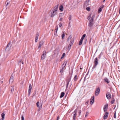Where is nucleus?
<instances>
[{"label": "nucleus", "instance_id": "obj_43", "mask_svg": "<svg viewBox=\"0 0 120 120\" xmlns=\"http://www.w3.org/2000/svg\"><path fill=\"white\" fill-rule=\"evenodd\" d=\"M58 30V28L57 26L55 30H56V32H57V31Z\"/></svg>", "mask_w": 120, "mask_h": 120}, {"label": "nucleus", "instance_id": "obj_30", "mask_svg": "<svg viewBox=\"0 0 120 120\" xmlns=\"http://www.w3.org/2000/svg\"><path fill=\"white\" fill-rule=\"evenodd\" d=\"M102 11L101 8H99L98 10V13H100Z\"/></svg>", "mask_w": 120, "mask_h": 120}, {"label": "nucleus", "instance_id": "obj_40", "mask_svg": "<svg viewBox=\"0 0 120 120\" xmlns=\"http://www.w3.org/2000/svg\"><path fill=\"white\" fill-rule=\"evenodd\" d=\"M82 42L80 41L79 43V45H80L82 44Z\"/></svg>", "mask_w": 120, "mask_h": 120}, {"label": "nucleus", "instance_id": "obj_58", "mask_svg": "<svg viewBox=\"0 0 120 120\" xmlns=\"http://www.w3.org/2000/svg\"><path fill=\"white\" fill-rule=\"evenodd\" d=\"M86 104H87V103H86Z\"/></svg>", "mask_w": 120, "mask_h": 120}, {"label": "nucleus", "instance_id": "obj_56", "mask_svg": "<svg viewBox=\"0 0 120 120\" xmlns=\"http://www.w3.org/2000/svg\"><path fill=\"white\" fill-rule=\"evenodd\" d=\"M22 64H23V62H22Z\"/></svg>", "mask_w": 120, "mask_h": 120}, {"label": "nucleus", "instance_id": "obj_5", "mask_svg": "<svg viewBox=\"0 0 120 120\" xmlns=\"http://www.w3.org/2000/svg\"><path fill=\"white\" fill-rule=\"evenodd\" d=\"M73 40L72 39L68 46V51H69L70 50L71 48V46L73 45Z\"/></svg>", "mask_w": 120, "mask_h": 120}, {"label": "nucleus", "instance_id": "obj_15", "mask_svg": "<svg viewBox=\"0 0 120 120\" xmlns=\"http://www.w3.org/2000/svg\"><path fill=\"white\" fill-rule=\"evenodd\" d=\"M108 106V104H106L104 105L103 108V110L104 112H105L107 110Z\"/></svg>", "mask_w": 120, "mask_h": 120}, {"label": "nucleus", "instance_id": "obj_10", "mask_svg": "<svg viewBox=\"0 0 120 120\" xmlns=\"http://www.w3.org/2000/svg\"><path fill=\"white\" fill-rule=\"evenodd\" d=\"M14 81L13 75H12L9 79V82L10 83H12Z\"/></svg>", "mask_w": 120, "mask_h": 120}, {"label": "nucleus", "instance_id": "obj_33", "mask_svg": "<svg viewBox=\"0 0 120 120\" xmlns=\"http://www.w3.org/2000/svg\"><path fill=\"white\" fill-rule=\"evenodd\" d=\"M65 35L63 33V34H62V39H63L64 38L65 36Z\"/></svg>", "mask_w": 120, "mask_h": 120}, {"label": "nucleus", "instance_id": "obj_4", "mask_svg": "<svg viewBox=\"0 0 120 120\" xmlns=\"http://www.w3.org/2000/svg\"><path fill=\"white\" fill-rule=\"evenodd\" d=\"M100 92V89L99 87L96 88V89L95 93V95L96 96H97L98 95Z\"/></svg>", "mask_w": 120, "mask_h": 120}, {"label": "nucleus", "instance_id": "obj_39", "mask_svg": "<svg viewBox=\"0 0 120 120\" xmlns=\"http://www.w3.org/2000/svg\"><path fill=\"white\" fill-rule=\"evenodd\" d=\"M21 120H24V118L23 117V115H22L21 116Z\"/></svg>", "mask_w": 120, "mask_h": 120}, {"label": "nucleus", "instance_id": "obj_1", "mask_svg": "<svg viewBox=\"0 0 120 120\" xmlns=\"http://www.w3.org/2000/svg\"><path fill=\"white\" fill-rule=\"evenodd\" d=\"M58 9L57 6H56L54 7L52 10V12L51 13L50 16L51 17H53L56 14L57 11Z\"/></svg>", "mask_w": 120, "mask_h": 120}, {"label": "nucleus", "instance_id": "obj_20", "mask_svg": "<svg viewBox=\"0 0 120 120\" xmlns=\"http://www.w3.org/2000/svg\"><path fill=\"white\" fill-rule=\"evenodd\" d=\"M67 63V62H66L65 61H64V63L62 66V67L64 68V67L66 65Z\"/></svg>", "mask_w": 120, "mask_h": 120}, {"label": "nucleus", "instance_id": "obj_29", "mask_svg": "<svg viewBox=\"0 0 120 120\" xmlns=\"http://www.w3.org/2000/svg\"><path fill=\"white\" fill-rule=\"evenodd\" d=\"M10 88L11 89V92L12 93L13 91L14 90V88L13 87H12V86H11Z\"/></svg>", "mask_w": 120, "mask_h": 120}, {"label": "nucleus", "instance_id": "obj_12", "mask_svg": "<svg viewBox=\"0 0 120 120\" xmlns=\"http://www.w3.org/2000/svg\"><path fill=\"white\" fill-rule=\"evenodd\" d=\"M32 86L31 84H30L29 86V90H28V95H30L31 92V90L32 89Z\"/></svg>", "mask_w": 120, "mask_h": 120}, {"label": "nucleus", "instance_id": "obj_36", "mask_svg": "<svg viewBox=\"0 0 120 120\" xmlns=\"http://www.w3.org/2000/svg\"><path fill=\"white\" fill-rule=\"evenodd\" d=\"M89 114V112H87L86 113V115L85 116V117H87Z\"/></svg>", "mask_w": 120, "mask_h": 120}, {"label": "nucleus", "instance_id": "obj_17", "mask_svg": "<svg viewBox=\"0 0 120 120\" xmlns=\"http://www.w3.org/2000/svg\"><path fill=\"white\" fill-rule=\"evenodd\" d=\"M106 97L107 99H109L111 98V94L109 93L108 92L106 94Z\"/></svg>", "mask_w": 120, "mask_h": 120}, {"label": "nucleus", "instance_id": "obj_34", "mask_svg": "<svg viewBox=\"0 0 120 120\" xmlns=\"http://www.w3.org/2000/svg\"><path fill=\"white\" fill-rule=\"evenodd\" d=\"M86 10L87 11H89L90 10V8L89 7H87L86 8Z\"/></svg>", "mask_w": 120, "mask_h": 120}, {"label": "nucleus", "instance_id": "obj_55", "mask_svg": "<svg viewBox=\"0 0 120 120\" xmlns=\"http://www.w3.org/2000/svg\"><path fill=\"white\" fill-rule=\"evenodd\" d=\"M115 107H114V109H115Z\"/></svg>", "mask_w": 120, "mask_h": 120}, {"label": "nucleus", "instance_id": "obj_8", "mask_svg": "<svg viewBox=\"0 0 120 120\" xmlns=\"http://www.w3.org/2000/svg\"><path fill=\"white\" fill-rule=\"evenodd\" d=\"M36 105L37 107L39 108L40 109H41L42 105V103H40L38 101L36 103Z\"/></svg>", "mask_w": 120, "mask_h": 120}, {"label": "nucleus", "instance_id": "obj_48", "mask_svg": "<svg viewBox=\"0 0 120 120\" xmlns=\"http://www.w3.org/2000/svg\"><path fill=\"white\" fill-rule=\"evenodd\" d=\"M83 40L82 39H81L80 40V41H81V42L82 43V42Z\"/></svg>", "mask_w": 120, "mask_h": 120}, {"label": "nucleus", "instance_id": "obj_22", "mask_svg": "<svg viewBox=\"0 0 120 120\" xmlns=\"http://www.w3.org/2000/svg\"><path fill=\"white\" fill-rule=\"evenodd\" d=\"M59 9L60 10L62 11H63V6L62 5L60 6L59 7Z\"/></svg>", "mask_w": 120, "mask_h": 120}, {"label": "nucleus", "instance_id": "obj_18", "mask_svg": "<svg viewBox=\"0 0 120 120\" xmlns=\"http://www.w3.org/2000/svg\"><path fill=\"white\" fill-rule=\"evenodd\" d=\"M103 80L105 82H106L108 84L109 82V79L107 78H105L103 79Z\"/></svg>", "mask_w": 120, "mask_h": 120}, {"label": "nucleus", "instance_id": "obj_45", "mask_svg": "<svg viewBox=\"0 0 120 120\" xmlns=\"http://www.w3.org/2000/svg\"><path fill=\"white\" fill-rule=\"evenodd\" d=\"M37 41H38V39H35V42H37Z\"/></svg>", "mask_w": 120, "mask_h": 120}, {"label": "nucleus", "instance_id": "obj_23", "mask_svg": "<svg viewBox=\"0 0 120 120\" xmlns=\"http://www.w3.org/2000/svg\"><path fill=\"white\" fill-rule=\"evenodd\" d=\"M9 0H7L6 2V6H7L9 4Z\"/></svg>", "mask_w": 120, "mask_h": 120}, {"label": "nucleus", "instance_id": "obj_26", "mask_svg": "<svg viewBox=\"0 0 120 120\" xmlns=\"http://www.w3.org/2000/svg\"><path fill=\"white\" fill-rule=\"evenodd\" d=\"M95 15H93L92 16V17L90 20H92V21H93V20H94V18L95 17Z\"/></svg>", "mask_w": 120, "mask_h": 120}, {"label": "nucleus", "instance_id": "obj_47", "mask_svg": "<svg viewBox=\"0 0 120 120\" xmlns=\"http://www.w3.org/2000/svg\"><path fill=\"white\" fill-rule=\"evenodd\" d=\"M63 19L62 18H61L60 19V21H62V20Z\"/></svg>", "mask_w": 120, "mask_h": 120}, {"label": "nucleus", "instance_id": "obj_9", "mask_svg": "<svg viewBox=\"0 0 120 120\" xmlns=\"http://www.w3.org/2000/svg\"><path fill=\"white\" fill-rule=\"evenodd\" d=\"M42 56H41V59L42 60L45 59L46 57V51H44L43 53Z\"/></svg>", "mask_w": 120, "mask_h": 120}, {"label": "nucleus", "instance_id": "obj_14", "mask_svg": "<svg viewBox=\"0 0 120 120\" xmlns=\"http://www.w3.org/2000/svg\"><path fill=\"white\" fill-rule=\"evenodd\" d=\"M94 24L93 21L90 20L89 22L88 26L90 27H92Z\"/></svg>", "mask_w": 120, "mask_h": 120}, {"label": "nucleus", "instance_id": "obj_25", "mask_svg": "<svg viewBox=\"0 0 120 120\" xmlns=\"http://www.w3.org/2000/svg\"><path fill=\"white\" fill-rule=\"evenodd\" d=\"M115 101V100L113 98L112 100L111 101V103L112 104H113L114 103Z\"/></svg>", "mask_w": 120, "mask_h": 120}, {"label": "nucleus", "instance_id": "obj_54", "mask_svg": "<svg viewBox=\"0 0 120 120\" xmlns=\"http://www.w3.org/2000/svg\"><path fill=\"white\" fill-rule=\"evenodd\" d=\"M105 0H103V2H104Z\"/></svg>", "mask_w": 120, "mask_h": 120}, {"label": "nucleus", "instance_id": "obj_21", "mask_svg": "<svg viewBox=\"0 0 120 120\" xmlns=\"http://www.w3.org/2000/svg\"><path fill=\"white\" fill-rule=\"evenodd\" d=\"M64 93L63 92H62L61 93V95L60 96V98H62L64 97Z\"/></svg>", "mask_w": 120, "mask_h": 120}, {"label": "nucleus", "instance_id": "obj_50", "mask_svg": "<svg viewBox=\"0 0 120 120\" xmlns=\"http://www.w3.org/2000/svg\"><path fill=\"white\" fill-rule=\"evenodd\" d=\"M58 119H59V116H58L56 120H58Z\"/></svg>", "mask_w": 120, "mask_h": 120}, {"label": "nucleus", "instance_id": "obj_44", "mask_svg": "<svg viewBox=\"0 0 120 120\" xmlns=\"http://www.w3.org/2000/svg\"><path fill=\"white\" fill-rule=\"evenodd\" d=\"M104 7V5H102L100 7V8H103V7Z\"/></svg>", "mask_w": 120, "mask_h": 120}, {"label": "nucleus", "instance_id": "obj_19", "mask_svg": "<svg viewBox=\"0 0 120 120\" xmlns=\"http://www.w3.org/2000/svg\"><path fill=\"white\" fill-rule=\"evenodd\" d=\"M5 114L4 113H3L1 114V116L2 118V120H4V116Z\"/></svg>", "mask_w": 120, "mask_h": 120}, {"label": "nucleus", "instance_id": "obj_7", "mask_svg": "<svg viewBox=\"0 0 120 120\" xmlns=\"http://www.w3.org/2000/svg\"><path fill=\"white\" fill-rule=\"evenodd\" d=\"M11 46V43H9L7 45L6 48V49L8 51H9L10 49Z\"/></svg>", "mask_w": 120, "mask_h": 120}, {"label": "nucleus", "instance_id": "obj_41", "mask_svg": "<svg viewBox=\"0 0 120 120\" xmlns=\"http://www.w3.org/2000/svg\"><path fill=\"white\" fill-rule=\"evenodd\" d=\"M62 26V24L61 23H59V27H61Z\"/></svg>", "mask_w": 120, "mask_h": 120}, {"label": "nucleus", "instance_id": "obj_31", "mask_svg": "<svg viewBox=\"0 0 120 120\" xmlns=\"http://www.w3.org/2000/svg\"><path fill=\"white\" fill-rule=\"evenodd\" d=\"M39 36L38 34H37L36 35L35 39H38V37Z\"/></svg>", "mask_w": 120, "mask_h": 120}, {"label": "nucleus", "instance_id": "obj_57", "mask_svg": "<svg viewBox=\"0 0 120 120\" xmlns=\"http://www.w3.org/2000/svg\"><path fill=\"white\" fill-rule=\"evenodd\" d=\"M99 57V58H100V57Z\"/></svg>", "mask_w": 120, "mask_h": 120}, {"label": "nucleus", "instance_id": "obj_32", "mask_svg": "<svg viewBox=\"0 0 120 120\" xmlns=\"http://www.w3.org/2000/svg\"><path fill=\"white\" fill-rule=\"evenodd\" d=\"M72 36H70L67 39V41H68L70 39H71L72 38Z\"/></svg>", "mask_w": 120, "mask_h": 120}, {"label": "nucleus", "instance_id": "obj_2", "mask_svg": "<svg viewBox=\"0 0 120 120\" xmlns=\"http://www.w3.org/2000/svg\"><path fill=\"white\" fill-rule=\"evenodd\" d=\"M71 77V76H69L66 79V82L67 83L66 88H67L68 86L69 82H70Z\"/></svg>", "mask_w": 120, "mask_h": 120}, {"label": "nucleus", "instance_id": "obj_42", "mask_svg": "<svg viewBox=\"0 0 120 120\" xmlns=\"http://www.w3.org/2000/svg\"><path fill=\"white\" fill-rule=\"evenodd\" d=\"M65 53H64L62 55V56H63V57H64L65 56Z\"/></svg>", "mask_w": 120, "mask_h": 120}, {"label": "nucleus", "instance_id": "obj_59", "mask_svg": "<svg viewBox=\"0 0 120 120\" xmlns=\"http://www.w3.org/2000/svg\"><path fill=\"white\" fill-rule=\"evenodd\" d=\"M86 104H87V103H86Z\"/></svg>", "mask_w": 120, "mask_h": 120}, {"label": "nucleus", "instance_id": "obj_38", "mask_svg": "<svg viewBox=\"0 0 120 120\" xmlns=\"http://www.w3.org/2000/svg\"><path fill=\"white\" fill-rule=\"evenodd\" d=\"M71 15H70L69 16V17L68 18V19L69 20H71Z\"/></svg>", "mask_w": 120, "mask_h": 120}, {"label": "nucleus", "instance_id": "obj_24", "mask_svg": "<svg viewBox=\"0 0 120 120\" xmlns=\"http://www.w3.org/2000/svg\"><path fill=\"white\" fill-rule=\"evenodd\" d=\"M64 68L62 67V68L60 69V72L61 73H62L63 72Z\"/></svg>", "mask_w": 120, "mask_h": 120}, {"label": "nucleus", "instance_id": "obj_53", "mask_svg": "<svg viewBox=\"0 0 120 120\" xmlns=\"http://www.w3.org/2000/svg\"><path fill=\"white\" fill-rule=\"evenodd\" d=\"M63 57V56H62L61 57V59H62V58H63V57Z\"/></svg>", "mask_w": 120, "mask_h": 120}, {"label": "nucleus", "instance_id": "obj_51", "mask_svg": "<svg viewBox=\"0 0 120 120\" xmlns=\"http://www.w3.org/2000/svg\"><path fill=\"white\" fill-rule=\"evenodd\" d=\"M42 45L40 44H39V47H41V46Z\"/></svg>", "mask_w": 120, "mask_h": 120}, {"label": "nucleus", "instance_id": "obj_16", "mask_svg": "<svg viewBox=\"0 0 120 120\" xmlns=\"http://www.w3.org/2000/svg\"><path fill=\"white\" fill-rule=\"evenodd\" d=\"M94 96H93L91 98L90 100V104L91 105H92L94 103Z\"/></svg>", "mask_w": 120, "mask_h": 120}, {"label": "nucleus", "instance_id": "obj_37", "mask_svg": "<svg viewBox=\"0 0 120 120\" xmlns=\"http://www.w3.org/2000/svg\"><path fill=\"white\" fill-rule=\"evenodd\" d=\"M116 111H115V112L114 115V118H116Z\"/></svg>", "mask_w": 120, "mask_h": 120}, {"label": "nucleus", "instance_id": "obj_46", "mask_svg": "<svg viewBox=\"0 0 120 120\" xmlns=\"http://www.w3.org/2000/svg\"><path fill=\"white\" fill-rule=\"evenodd\" d=\"M91 17V16L90 15H89V16H88V18H89V19H88V20L90 19V18Z\"/></svg>", "mask_w": 120, "mask_h": 120}, {"label": "nucleus", "instance_id": "obj_3", "mask_svg": "<svg viewBox=\"0 0 120 120\" xmlns=\"http://www.w3.org/2000/svg\"><path fill=\"white\" fill-rule=\"evenodd\" d=\"M98 64V60L97 58L96 57L94 59V64L93 67V69H94L95 68Z\"/></svg>", "mask_w": 120, "mask_h": 120}, {"label": "nucleus", "instance_id": "obj_27", "mask_svg": "<svg viewBox=\"0 0 120 120\" xmlns=\"http://www.w3.org/2000/svg\"><path fill=\"white\" fill-rule=\"evenodd\" d=\"M86 35V34H85L83 35L81 39L83 40V39L85 37Z\"/></svg>", "mask_w": 120, "mask_h": 120}, {"label": "nucleus", "instance_id": "obj_35", "mask_svg": "<svg viewBox=\"0 0 120 120\" xmlns=\"http://www.w3.org/2000/svg\"><path fill=\"white\" fill-rule=\"evenodd\" d=\"M43 43H44L43 41H41L39 43V44H40L42 45L43 44Z\"/></svg>", "mask_w": 120, "mask_h": 120}, {"label": "nucleus", "instance_id": "obj_49", "mask_svg": "<svg viewBox=\"0 0 120 120\" xmlns=\"http://www.w3.org/2000/svg\"><path fill=\"white\" fill-rule=\"evenodd\" d=\"M79 114H80L81 113V111L80 110V111H79Z\"/></svg>", "mask_w": 120, "mask_h": 120}, {"label": "nucleus", "instance_id": "obj_52", "mask_svg": "<svg viewBox=\"0 0 120 120\" xmlns=\"http://www.w3.org/2000/svg\"><path fill=\"white\" fill-rule=\"evenodd\" d=\"M41 47H39V46L38 47V49H39Z\"/></svg>", "mask_w": 120, "mask_h": 120}, {"label": "nucleus", "instance_id": "obj_28", "mask_svg": "<svg viewBox=\"0 0 120 120\" xmlns=\"http://www.w3.org/2000/svg\"><path fill=\"white\" fill-rule=\"evenodd\" d=\"M77 80V76L75 75L74 77V80L75 81H76Z\"/></svg>", "mask_w": 120, "mask_h": 120}, {"label": "nucleus", "instance_id": "obj_13", "mask_svg": "<svg viewBox=\"0 0 120 120\" xmlns=\"http://www.w3.org/2000/svg\"><path fill=\"white\" fill-rule=\"evenodd\" d=\"M108 114L109 113L108 112H105L103 116L104 119L105 120L107 118L108 116Z\"/></svg>", "mask_w": 120, "mask_h": 120}, {"label": "nucleus", "instance_id": "obj_6", "mask_svg": "<svg viewBox=\"0 0 120 120\" xmlns=\"http://www.w3.org/2000/svg\"><path fill=\"white\" fill-rule=\"evenodd\" d=\"M90 0H87L84 4V6L85 7H87L90 5Z\"/></svg>", "mask_w": 120, "mask_h": 120}, {"label": "nucleus", "instance_id": "obj_11", "mask_svg": "<svg viewBox=\"0 0 120 120\" xmlns=\"http://www.w3.org/2000/svg\"><path fill=\"white\" fill-rule=\"evenodd\" d=\"M74 113L73 116V120H75V117L76 116L77 111L76 110H75L73 112Z\"/></svg>", "mask_w": 120, "mask_h": 120}]
</instances>
